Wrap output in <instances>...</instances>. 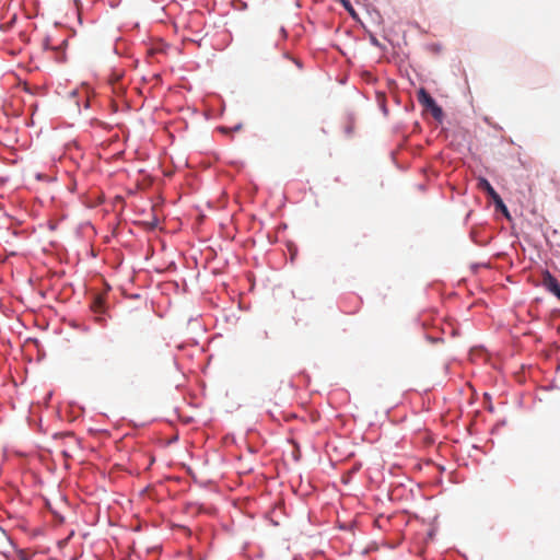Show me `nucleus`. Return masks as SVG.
Instances as JSON below:
<instances>
[{
  "instance_id": "2",
  "label": "nucleus",
  "mask_w": 560,
  "mask_h": 560,
  "mask_svg": "<svg viewBox=\"0 0 560 560\" xmlns=\"http://www.w3.org/2000/svg\"><path fill=\"white\" fill-rule=\"evenodd\" d=\"M478 187L481 190L486 191L489 195V197H491L498 209H501L505 215H509L506 206L504 205L502 198L499 196V194L494 190V188L486 178L479 179Z\"/></svg>"
},
{
  "instance_id": "5",
  "label": "nucleus",
  "mask_w": 560,
  "mask_h": 560,
  "mask_svg": "<svg viewBox=\"0 0 560 560\" xmlns=\"http://www.w3.org/2000/svg\"><path fill=\"white\" fill-rule=\"evenodd\" d=\"M341 2H342V4L345 5V8H346V9H347L351 14H353V13H354V11H353V9H352V7H351V4H350V2H349L348 0H341Z\"/></svg>"
},
{
  "instance_id": "1",
  "label": "nucleus",
  "mask_w": 560,
  "mask_h": 560,
  "mask_svg": "<svg viewBox=\"0 0 560 560\" xmlns=\"http://www.w3.org/2000/svg\"><path fill=\"white\" fill-rule=\"evenodd\" d=\"M418 102L431 112L432 116L436 120H442L443 110L436 104L435 100L424 90L420 89L417 94Z\"/></svg>"
},
{
  "instance_id": "7",
  "label": "nucleus",
  "mask_w": 560,
  "mask_h": 560,
  "mask_svg": "<svg viewBox=\"0 0 560 560\" xmlns=\"http://www.w3.org/2000/svg\"><path fill=\"white\" fill-rule=\"evenodd\" d=\"M62 454H63L65 456H69V454H68V452H67V451H62Z\"/></svg>"
},
{
  "instance_id": "6",
  "label": "nucleus",
  "mask_w": 560,
  "mask_h": 560,
  "mask_svg": "<svg viewBox=\"0 0 560 560\" xmlns=\"http://www.w3.org/2000/svg\"><path fill=\"white\" fill-rule=\"evenodd\" d=\"M257 339L265 340L268 338V332L266 330H261L256 335Z\"/></svg>"
},
{
  "instance_id": "3",
  "label": "nucleus",
  "mask_w": 560,
  "mask_h": 560,
  "mask_svg": "<svg viewBox=\"0 0 560 560\" xmlns=\"http://www.w3.org/2000/svg\"><path fill=\"white\" fill-rule=\"evenodd\" d=\"M542 282L544 285L560 300V283L550 272L546 271Z\"/></svg>"
},
{
  "instance_id": "4",
  "label": "nucleus",
  "mask_w": 560,
  "mask_h": 560,
  "mask_svg": "<svg viewBox=\"0 0 560 560\" xmlns=\"http://www.w3.org/2000/svg\"><path fill=\"white\" fill-rule=\"evenodd\" d=\"M103 307H104L103 299L101 296H95L92 302V310L95 313H101L103 311Z\"/></svg>"
}]
</instances>
